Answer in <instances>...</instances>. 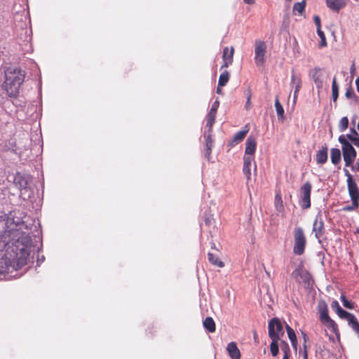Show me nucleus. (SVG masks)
<instances>
[{"label": "nucleus", "mask_w": 359, "mask_h": 359, "mask_svg": "<svg viewBox=\"0 0 359 359\" xmlns=\"http://www.w3.org/2000/svg\"><path fill=\"white\" fill-rule=\"evenodd\" d=\"M276 201H280V202H281V203H282L281 197H280V195H278V194H277V195L276 196Z\"/></svg>", "instance_id": "obj_60"}, {"label": "nucleus", "mask_w": 359, "mask_h": 359, "mask_svg": "<svg viewBox=\"0 0 359 359\" xmlns=\"http://www.w3.org/2000/svg\"><path fill=\"white\" fill-rule=\"evenodd\" d=\"M303 337H304V351H303V359H308V351H307V335L304 333H303Z\"/></svg>", "instance_id": "obj_37"}, {"label": "nucleus", "mask_w": 359, "mask_h": 359, "mask_svg": "<svg viewBox=\"0 0 359 359\" xmlns=\"http://www.w3.org/2000/svg\"><path fill=\"white\" fill-rule=\"evenodd\" d=\"M349 135H352L353 137H358L359 134L357 133V131L355 130V128H351V133Z\"/></svg>", "instance_id": "obj_50"}, {"label": "nucleus", "mask_w": 359, "mask_h": 359, "mask_svg": "<svg viewBox=\"0 0 359 359\" xmlns=\"http://www.w3.org/2000/svg\"><path fill=\"white\" fill-rule=\"evenodd\" d=\"M203 327L209 332L212 333L215 332L216 326L215 323L212 317H207L203 322Z\"/></svg>", "instance_id": "obj_19"}, {"label": "nucleus", "mask_w": 359, "mask_h": 359, "mask_svg": "<svg viewBox=\"0 0 359 359\" xmlns=\"http://www.w3.org/2000/svg\"><path fill=\"white\" fill-rule=\"evenodd\" d=\"M301 271L302 270L300 269H295L292 273V276L294 277V278H297V277L298 276H300V273H301Z\"/></svg>", "instance_id": "obj_48"}, {"label": "nucleus", "mask_w": 359, "mask_h": 359, "mask_svg": "<svg viewBox=\"0 0 359 359\" xmlns=\"http://www.w3.org/2000/svg\"><path fill=\"white\" fill-rule=\"evenodd\" d=\"M339 142L342 145V153L345 166L349 167L356 157V151L352 144L346 140L344 135L339 137Z\"/></svg>", "instance_id": "obj_3"}, {"label": "nucleus", "mask_w": 359, "mask_h": 359, "mask_svg": "<svg viewBox=\"0 0 359 359\" xmlns=\"http://www.w3.org/2000/svg\"><path fill=\"white\" fill-rule=\"evenodd\" d=\"M345 175L347 177V187L348 189L351 188L357 187V184L355 183V180H353L352 175L350 174L348 170L344 169V170Z\"/></svg>", "instance_id": "obj_28"}, {"label": "nucleus", "mask_w": 359, "mask_h": 359, "mask_svg": "<svg viewBox=\"0 0 359 359\" xmlns=\"http://www.w3.org/2000/svg\"><path fill=\"white\" fill-rule=\"evenodd\" d=\"M275 107L276 110V113L278 117V119L283 120L284 119V109L281 104L279 102L278 97L276 96L275 100Z\"/></svg>", "instance_id": "obj_27"}, {"label": "nucleus", "mask_w": 359, "mask_h": 359, "mask_svg": "<svg viewBox=\"0 0 359 359\" xmlns=\"http://www.w3.org/2000/svg\"><path fill=\"white\" fill-rule=\"evenodd\" d=\"M313 20H314V22H315L316 27H317V29L318 28H320V17L318 16V15H315L313 17Z\"/></svg>", "instance_id": "obj_46"}, {"label": "nucleus", "mask_w": 359, "mask_h": 359, "mask_svg": "<svg viewBox=\"0 0 359 359\" xmlns=\"http://www.w3.org/2000/svg\"><path fill=\"white\" fill-rule=\"evenodd\" d=\"M269 337L270 339H279L284 334L283 325L277 318H273L269 322Z\"/></svg>", "instance_id": "obj_6"}, {"label": "nucleus", "mask_w": 359, "mask_h": 359, "mask_svg": "<svg viewBox=\"0 0 359 359\" xmlns=\"http://www.w3.org/2000/svg\"><path fill=\"white\" fill-rule=\"evenodd\" d=\"M348 126V119L346 116L341 118L339 123V128L341 132L346 130Z\"/></svg>", "instance_id": "obj_31"}, {"label": "nucleus", "mask_w": 359, "mask_h": 359, "mask_svg": "<svg viewBox=\"0 0 359 359\" xmlns=\"http://www.w3.org/2000/svg\"><path fill=\"white\" fill-rule=\"evenodd\" d=\"M205 147H213V141L212 139L211 133H210V130H208V133L205 134Z\"/></svg>", "instance_id": "obj_35"}, {"label": "nucleus", "mask_w": 359, "mask_h": 359, "mask_svg": "<svg viewBox=\"0 0 359 359\" xmlns=\"http://www.w3.org/2000/svg\"><path fill=\"white\" fill-rule=\"evenodd\" d=\"M320 315V320L322 323H325L328 320L330 319V317L329 316L328 311H324L319 313Z\"/></svg>", "instance_id": "obj_41"}, {"label": "nucleus", "mask_w": 359, "mask_h": 359, "mask_svg": "<svg viewBox=\"0 0 359 359\" xmlns=\"http://www.w3.org/2000/svg\"><path fill=\"white\" fill-rule=\"evenodd\" d=\"M222 87H219V86H217V93L218 94H221L222 93V89H221Z\"/></svg>", "instance_id": "obj_61"}, {"label": "nucleus", "mask_w": 359, "mask_h": 359, "mask_svg": "<svg viewBox=\"0 0 359 359\" xmlns=\"http://www.w3.org/2000/svg\"><path fill=\"white\" fill-rule=\"evenodd\" d=\"M348 325L351 327V329L354 331V332L358 335L359 338V322L355 318L353 320H352Z\"/></svg>", "instance_id": "obj_33"}, {"label": "nucleus", "mask_w": 359, "mask_h": 359, "mask_svg": "<svg viewBox=\"0 0 359 359\" xmlns=\"http://www.w3.org/2000/svg\"><path fill=\"white\" fill-rule=\"evenodd\" d=\"M351 170L353 171H358L359 172V158L357 160V162L355 163V165H351Z\"/></svg>", "instance_id": "obj_49"}, {"label": "nucleus", "mask_w": 359, "mask_h": 359, "mask_svg": "<svg viewBox=\"0 0 359 359\" xmlns=\"http://www.w3.org/2000/svg\"><path fill=\"white\" fill-rule=\"evenodd\" d=\"M355 233L359 234V227L357 229V230H356V231H355Z\"/></svg>", "instance_id": "obj_64"}, {"label": "nucleus", "mask_w": 359, "mask_h": 359, "mask_svg": "<svg viewBox=\"0 0 359 359\" xmlns=\"http://www.w3.org/2000/svg\"><path fill=\"white\" fill-rule=\"evenodd\" d=\"M291 341V343H292V345L293 346L294 348L297 349V338L295 339H290Z\"/></svg>", "instance_id": "obj_53"}, {"label": "nucleus", "mask_w": 359, "mask_h": 359, "mask_svg": "<svg viewBox=\"0 0 359 359\" xmlns=\"http://www.w3.org/2000/svg\"><path fill=\"white\" fill-rule=\"evenodd\" d=\"M266 44L261 40H256L255 43V61L257 65L261 66L265 62L266 53Z\"/></svg>", "instance_id": "obj_7"}, {"label": "nucleus", "mask_w": 359, "mask_h": 359, "mask_svg": "<svg viewBox=\"0 0 359 359\" xmlns=\"http://www.w3.org/2000/svg\"><path fill=\"white\" fill-rule=\"evenodd\" d=\"M306 0H302V2L295 3L293 6L292 12L294 14L298 13L302 15L305 10Z\"/></svg>", "instance_id": "obj_26"}, {"label": "nucleus", "mask_w": 359, "mask_h": 359, "mask_svg": "<svg viewBox=\"0 0 359 359\" xmlns=\"http://www.w3.org/2000/svg\"><path fill=\"white\" fill-rule=\"evenodd\" d=\"M327 161V147L324 146L316 154V162L318 164H324Z\"/></svg>", "instance_id": "obj_16"}, {"label": "nucleus", "mask_w": 359, "mask_h": 359, "mask_svg": "<svg viewBox=\"0 0 359 359\" xmlns=\"http://www.w3.org/2000/svg\"><path fill=\"white\" fill-rule=\"evenodd\" d=\"M342 210H343L344 211H347V212H348V211H352V210H353V208H352V206H351V205H346V206L344 207Z\"/></svg>", "instance_id": "obj_54"}, {"label": "nucleus", "mask_w": 359, "mask_h": 359, "mask_svg": "<svg viewBox=\"0 0 359 359\" xmlns=\"http://www.w3.org/2000/svg\"><path fill=\"white\" fill-rule=\"evenodd\" d=\"M254 339L255 341L258 339L257 334L256 332H254Z\"/></svg>", "instance_id": "obj_62"}, {"label": "nucleus", "mask_w": 359, "mask_h": 359, "mask_svg": "<svg viewBox=\"0 0 359 359\" xmlns=\"http://www.w3.org/2000/svg\"><path fill=\"white\" fill-rule=\"evenodd\" d=\"M219 102L218 100H215L212 104V107H211V109H210V111H215L217 112V109L219 108Z\"/></svg>", "instance_id": "obj_45"}, {"label": "nucleus", "mask_w": 359, "mask_h": 359, "mask_svg": "<svg viewBox=\"0 0 359 359\" xmlns=\"http://www.w3.org/2000/svg\"><path fill=\"white\" fill-rule=\"evenodd\" d=\"M255 161L254 156L250 155H244L243 157V165L244 166H251L252 162Z\"/></svg>", "instance_id": "obj_36"}, {"label": "nucleus", "mask_w": 359, "mask_h": 359, "mask_svg": "<svg viewBox=\"0 0 359 359\" xmlns=\"http://www.w3.org/2000/svg\"><path fill=\"white\" fill-rule=\"evenodd\" d=\"M281 350L284 355H290V348L288 344L284 341H281Z\"/></svg>", "instance_id": "obj_39"}, {"label": "nucleus", "mask_w": 359, "mask_h": 359, "mask_svg": "<svg viewBox=\"0 0 359 359\" xmlns=\"http://www.w3.org/2000/svg\"><path fill=\"white\" fill-rule=\"evenodd\" d=\"M208 261L213 265L222 268L224 266L223 262L220 260L218 256L214 255L212 252L208 254Z\"/></svg>", "instance_id": "obj_21"}, {"label": "nucleus", "mask_w": 359, "mask_h": 359, "mask_svg": "<svg viewBox=\"0 0 359 359\" xmlns=\"http://www.w3.org/2000/svg\"><path fill=\"white\" fill-rule=\"evenodd\" d=\"M294 240L293 252L297 255H302L304 252L306 245V238L304 230L301 227H296L294 229Z\"/></svg>", "instance_id": "obj_4"}, {"label": "nucleus", "mask_w": 359, "mask_h": 359, "mask_svg": "<svg viewBox=\"0 0 359 359\" xmlns=\"http://www.w3.org/2000/svg\"><path fill=\"white\" fill-rule=\"evenodd\" d=\"M211 152H212V148L211 147H206L205 148V156L206 158L210 159V155H211Z\"/></svg>", "instance_id": "obj_47"}, {"label": "nucleus", "mask_w": 359, "mask_h": 359, "mask_svg": "<svg viewBox=\"0 0 359 359\" xmlns=\"http://www.w3.org/2000/svg\"><path fill=\"white\" fill-rule=\"evenodd\" d=\"M355 65H352L351 67V76L353 77L354 74H355Z\"/></svg>", "instance_id": "obj_56"}, {"label": "nucleus", "mask_w": 359, "mask_h": 359, "mask_svg": "<svg viewBox=\"0 0 359 359\" xmlns=\"http://www.w3.org/2000/svg\"><path fill=\"white\" fill-rule=\"evenodd\" d=\"M349 196L351 199V206L355 210L359 206V190L358 187L348 189Z\"/></svg>", "instance_id": "obj_12"}, {"label": "nucleus", "mask_w": 359, "mask_h": 359, "mask_svg": "<svg viewBox=\"0 0 359 359\" xmlns=\"http://www.w3.org/2000/svg\"><path fill=\"white\" fill-rule=\"evenodd\" d=\"M25 78V72L20 68L8 67L6 69L2 88L8 96L11 97H17L18 96Z\"/></svg>", "instance_id": "obj_2"}, {"label": "nucleus", "mask_w": 359, "mask_h": 359, "mask_svg": "<svg viewBox=\"0 0 359 359\" xmlns=\"http://www.w3.org/2000/svg\"><path fill=\"white\" fill-rule=\"evenodd\" d=\"M337 314L339 316V318L346 319L348 322V324H349L352 320H353L356 318L353 314L350 313L342 309L338 311L337 312Z\"/></svg>", "instance_id": "obj_23"}, {"label": "nucleus", "mask_w": 359, "mask_h": 359, "mask_svg": "<svg viewBox=\"0 0 359 359\" xmlns=\"http://www.w3.org/2000/svg\"><path fill=\"white\" fill-rule=\"evenodd\" d=\"M326 6L333 12L339 13L347 5L348 0H325Z\"/></svg>", "instance_id": "obj_10"}, {"label": "nucleus", "mask_w": 359, "mask_h": 359, "mask_svg": "<svg viewBox=\"0 0 359 359\" xmlns=\"http://www.w3.org/2000/svg\"><path fill=\"white\" fill-rule=\"evenodd\" d=\"M331 307L336 313L341 309L339 302L337 300H334L332 302Z\"/></svg>", "instance_id": "obj_44"}, {"label": "nucleus", "mask_w": 359, "mask_h": 359, "mask_svg": "<svg viewBox=\"0 0 359 359\" xmlns=\"http://www.w3.org/2000/svg\"><path fill=\"white\" fill-rule=\"evenodd\" d=\"M320 68L316 67L311 72V78L313 80L317 88H321L323 86L322 75L320 74Z\"/></svg>", "instance_id": "obj_15"}, {"label": "nucleus", "mask_w": 359, "mask_h": 359, "mask_svg": "<svg viewBox=\"0 0 359 359\" xmlns=\"http://www.w3.org/2000/svg\"><path fill=\"white\" fill-rule=\"evenodd\" d=\"M324 325H325L329 330H330L331 332H332L337 337L338 339H339L340 334L338 328L337 324L331 318L326 321L325 323H323Z\"/></svg>", "instance_id": "obj_18"}, {"label": "nucleus", "mask_w": 359, "mask_h": 359, "mask_svg": "<svg viewBox=\"0 0 359 359\" xmlns=\"http://www.w3.org/2000/svg\"><path fill=\"white\" fill-rule=\"evenodd\" d=\"M230 78V74L228 71H224L222 72L219 77L218 81V86L219 87H223L226 85Z\"/></svg>", "instance_id": "obj_24"}, {"label": "nucleus", "mask_w": 359, "mask_h": 359, "mask_svg": "<svg viewBox=\"0 0 359 359\" xmlns=\"http://www.w3.org/2000/svg\"><path fill=\"white\" fill-rule=\"evenodd\" d=\"M286 330H287V333L290 340V339L294 340L297 338L296 334H295L294 330L288 325H286Z\"/></svg>", "instance_id": "obj_40"}, {"label": "nucleus", "mask_w": 359, "mask_h": 359, "mask_svg": "<svg viewBox=\"0 0 359 359\" xmlns=\"http://www.w3.org/2000/svg\"><path fill=\"white\" fill-rule=\"evenodd\" d=\"M6 229L0 235V274L17 271L27 264L29 252L27 245L29 236L20 230L13 228V222H0Z\"/></svg>", "instance_id": "obj_1"}, {"label": "nucleus", "mask_w": 359, "mask_h": 359, "mask_svg": "<svg viewBox=\"0 0 359 359\" xmlns=\"http://www.w3.org/2000/svg\"><path fill=\"white\" fill-rule=\"evenodd\" d=\"M226 351L231 359H240L241 353L235 342H230L226 347Z\"/></svg>", "instance_id": "obj_13"}, {"label": "nucleus", "mask_w": 359, "mask_h": 359, "mask_svg": "<svg viewBox=\"0 0 359 359\" xmlns=\"http://www.w3.org/2000/svg\"><path fill=\"white\" fill-rule=\"evenodd\" d=\"M243 172L247 178V181L248 182L250 180L251 176V166L243 165Z\"/></svg>", "instance_id": "obj_42"}, {"label": "nucleus", "mask_w": 359, "mask_h": 359, "mask_svg": "<svg viewBox=\"0 0 359 359\" xmlns=\"http://www.w3.org/2000/svg\"><path fill=\"white\" fill-rule=\"evenodd\" d=\"M312 231L315 233V237L320 241L325 232L324 222L321 215H316L313 224Z\"/></svg>", "instance_id": "obj_8"}, {"label": "nucleus", "mask_w": 359, "mask_h": 359, "mask_svg": "<svg viewBox=\"0 0 359 359\" xmlns=\"http://www.w3.org/2000/svg\"><path fill=\"white\" fill-rule=\"evenodd\" d=\"M250 100H251V99H250V97H248V99H247V102H246V104H245V108H246L247 109H250V104H251V102H250Z\"/></svg>", "instance_id": "obj_55"}, {"label": "nucleus", "mask_w": 359, "mask_h": 359, "mask_svg": "<svg viewBox=\"0 0 359 359\" xmlns=\"http://www.w3.org/2000/svg\"><path fill=\"white\" fill-rule=\"evenodd\" d=\"M257 147L256 139L252 136H249L245 142V155L254 156Z\"/></svg>", "instance_id": "obj_11"}, {"label": "nucleus", "mask_w": 359, "mask_h": 359, "mask_svg": "<svg viewBox=\"0 0 359 359\" xmlns=\"http://www.w3.org/2000/svg\"><path fill=\"white\" fill-rule=\"evenodd\" d=\"M217 112L210 111L206 116V127L208 128L210 133H212V126L215 123Z\"/></svg>", "instance_id": "obj_20"}, {"label": "nucleus", "mask_w": 359, "mask_h": 359, "mask_svg": "<svg viewBox=\"0 0 359 359\" xmlns=\"http://www.w3.org/2000/svg\"><path fill=\"white\" fill-rule=\"evenodd\" d=\"M355 85H356L357 90L359 93V77H358L355 79Z\"/></svg>", "instance_id": "obj_58"}, {"label": "nucleus", "mask_w": 359, "mask_h": 359, "mask_svg": "<svg viewBox=\"0 0 359 359\" xmlns=\"http://www.w3.org/2000/svg\"><path fill=\"white\" fill-rule=\"evenodd\" d=\"M311 189L312 185L309 182H306L300 187L299 205L303 210L308 209L311 207Z\"/></svg>", "instance_id": "obj_5"}, {"label": "nucleus", "mask_w": 359, "mask_h": 359, "mask_svg": "<svg viewBox=\"0 0 359 359\" xmlns=\"http://www.w3.org/2000/svg\"><path fill=\"white\" fill-rule=\"evenodd\" d=\"M291 84L294 86V100L295 101L298 93L302 88V79L300 76H297L292 72L291 76Z\"/></svg>", "instance_id": "obj_14"}, {"label": "nucleus", "mask_w": 359, "mask_h": 359, "mask_svg": "<svg viewBox=\"0 0 359 359\" xmlns=\"http://www.w3.org/2000/svg\"><path fill=\"white\" fill-rule=\"evenodd\" d=\"M332 93L333 101L336 102L339 96V87L335 78L333 79L332 83Z\"/></svg>", "instance_id": "obj_29"}, {"label": "nucleus", "mask_w": 359, "mask_h": 359, "mask_svg": "<svg viewBox=\"0 0 359 359\" xmlns=\"http://www.w3.org/2000/svg\"><path fill=\"white\" fill-rule=\"evenodd\" d=\"M234 55V48L231 46L230 48L224 47L222 53L223 64L221 66V69L229 67L233 63Z\"/></svg>", "instance_id": "obj_9"}, {"label": "nucleus", "mask_w": 359, "mask_h": 359, "mask_svg": "<svg viewBox=\"0 0 359 359\" xmlns=\"http://www.w3.org/2000/svg\"><path fill=\"white\" fill-rule=\"evenodd\" d=\"M340 299H341L342 304L344 307H346V309H354V303L348 300L344 295L342 294L341 296Z\"/></svg>", "instance_id": "obj_32"}, {"label": "nucleus", "mask_w": 359, "mask_h": 359, "mask_svg": "<svg viewBox=\"0 0 359 359\" xmlns=\"http://www.w3.org/2000/svg\"><path fill=\"white\" fill-rule=\"evenodd\" d=\"M290 355H283V359H290Z\"/></svg>", "instance_id": "obj_63"}, {"label": "nucleus", "mask_w": 359, "mask_h": 359, "mask_svg": "<svg viewBox=\"0 0 359 359\" xmlns=\"http://www.w3.org/2000/svg\"><path fill=\"white\" fill-rule=\"evenodd\" d=\"M320 39H321V41H320V47L326 46H327V42H326L325 36L324 38Z\"/></svg>", "instance_id": "obj_52"}, {"label": "nucleus", "mask_w": 359, "mask_h": 359, "mask_svg": "<svg viewBox=\"0 0 359 359\" xmlns=\"http://www.w3.org/2000/svg\"><path fill=\"white\" fill-rule=\"evenodd\" d=\"M345 96L347 98H353L355 100H359V97L357 95H355L354 90L351 86L346 89Z\"/></svg>", "instance_id": "obj_34"}, {"label": "nucleus", "mask_w": 359, "mask_h": 359, "mask_svg": "<svg viewBox=\"0 0 359 359\" xmlns=\"http://www.w3.org/2000/svg\"><path fill=\"white\" fill-rule=\"evenodd\" d=\"M271 342L270 344V351L271 355L273 357H276L278 355L279 352V348H278V341H280L279 339H271Z\"/></svg>", "instance_id": "obj_25"}, {"label": "nucleus", "mask_w": 359, "mask_h": 359, "mask_svg": "<svg viewBox=\"0 0 359 359\" xmlns=\"http://www.w3.org/2000/svg\"><path fill=\"white\" fill-rule=\"evenodd\" d=\"M245 95L248 97H250V99H251V96H252V93H251V90L250 89H248L246 91H245Z\"/></svg>", "instance_id": "obj_57"}, {"label": "nucleus", "mask_w": 359, "mask_h": 359, "mask_svg": "<svg viewBox=\"0 0 359 359\" xmlns=\"http://www.w3.org/2000/svg\"><path fill=\"white\" fill-rule=\"evenodd\" d=\"M331 161L333 164L337 165L341 161V151L337 148L331 149Z\"/></svg>", "instance_id": "obj_22"}, {"label": "nucleus", "mask_w": 359, "mask_h": 359, "mask_svg": "<svg viewBox=\"0 0 359 359\" xmlns=\"http://www.w3.org/2000/svg\"><path fill=\"white\" fill-rule=\"evenodd\" d=\"M14 181L16 184H18L20 185V187L22 188L26 187V186L27 184V180L25 179V177L23 176H22L19 173L17 174L16 176L15 177Z\"/></svg>", "instance_id": "obj_30"}, {"label": "nucleus", "mask_w": 359, "mask_h": 359, "mask_svg": "<svg viewBox=\"0 0 359 359\" xmlns=\"http://www.w3.org/2000/svg\"><path fill=\"white\" fill-rule=\"evenodd\" d=\"M243 1L248 4H253L255 0H243Z\"/></svg>", "instance_id": "obj_59"}, {"label": "nucleus", "mask_w": 359, "mask_h": 359, "mask_svg": "<svg viewBox=\"0 0 359 359\" xmlns=\"http://www.w3.org/2000/svg\"><path fill=\"white\" fill-rule=\"evenodd\" d=\"M318 313L328 311V308L326 302L323 300L320 301L318 305Z\"/></svg>", "instance_id": "obj_38"}, {"label": "nucleus", "mask_w": 359, "mask_h": 359, "mask_svg": "<svg viewBox=\"0 0 359 359\" xmlns=\"http://www.w3.org/2000/svg\"><path fill=\"white\" fill-rule=\"evenodd\" d=\"M346 137L355 146L359 147V137H353L352 135H347Z\"/></svg>", "instance_id": "obj_43"}, {"label": "nucleus", "mask_w": 359, "mask_h": 359, "mask_svg": "<svg viewBox=\"0 0 359 359\" xmlns=\"http://www.w3.org/2000/svg\"><path fill=\"white\" fill-rule=\"evenodd\" d=\"M245 129H243L241 131L237 132L232 138L231 144H236L243 140L248 134L249 129L247 126H245Z\"/></svg>", "instance_id": "obj_17"}, {"label": "nucleus", "mask_w": 359, "mask_h": 359, "mask_svg": "<svg viewBox=\"0 0 359 359\" xmlns=\"http://www.w3.org/2000/svg\"><path fill=\"white\" fill-rule=\"evenodd\" d=\"M317 33H318V36H320V39L324 38L325 36L324 32L321 30L320 28H318L317 29Z\"/></svg>", "instance_id": "obj_51"}]
</instances>
